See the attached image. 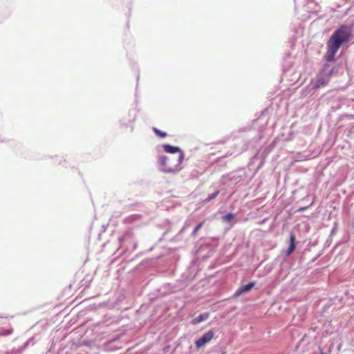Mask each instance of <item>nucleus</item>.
I'll use <instances>...</instances> for the list:
<instances>
[{
  "label": "nucleus",
  "instance_id": "f03ea898",
  "mask_svg": "<svg viewBox=\"0 0 354 354\" xmlns=\"http://www.w3.org/2000/svg\"><path fill=\"white\" fill-rule=\"evenodd\" d=\"M184 154H179L177 158L172 156H160L158 162L165 172L175 173L181 169Z\"/></svg>",
  "mask_w": 354,
  "mask_h": 354
},
{
  "label": "nucleus",
  "instance_id": "20e7f679",
  "mask_svg": "<svg viewBox=\"0 0 354 354\" xmlns=\"http://www.w3.org/2000/svg\"><path fill=\"white\" fill-rule=\"evenodd\" d=\"M254 285H255V282L252 281V282L249 283L248 284H246V285L241 287L236 291L234 295L236 297H239L242 294L250 291L252 290V288L254 286Z\"/></svg>",
  "mask_w": 354,
  "mask_h": 354
},
{
  "label": "nucleus",
  "instance_id": "f8f14e48",
  "mask_svg": "<svg viewBox=\"0 0 354 354\" xmlns=\"http://www.w3.org/2000/svg\"><path fill=\"white\" fill-rule=\"evenodd\" d=\"M12 333V328H8L6 330H3L0 332V335H8Z\"/></svg>",
  "mask_w": 354,
  "mask_h": 354
},
{
  "label": "nucleus",
  "instance_id": "7ed1b4c3",
  "mask_svg": "<svg viewBox=\"0 0 354 354\" xmlns=\"http://www.w3.org/2000/svg\"><path fill=\"white\" fill-rule=\"evenodd\" d=\"M214 337V333L212 330H209L205 333L201 337L195 342L197 348H201L206 344L209 343Z\"/></svg>",
  "mask_w": 354,
  "mask_h": 354
},
{
  "label": "nucleus",
  "instance_id": "4468645a",
  "mask_svg": "<svg viewBox=\"0 0 354 354\" xmlns=\"http://www.w3.org/2000/svg\"><path fill=\"white\" fill-rule=\"evenodd\" d=\"M321 354H324V353L323 352H322Z\"/></svg>",
  "mask_w": 354,
  "mask_h": 354
},
{
  "label": "nucleus",
  "instance_id": "9d476101",
  "mask_svg": "<svg viewBox=\"0 0 354 354\" xmlns=\"http://www.w3.org/2000/svg\"><path fill=\"white\" fill-rule=\"evenodd\" d=\"M153 131L156 133V135L160 138H163L167 137V136L166 132L162 131L156 127L153 128Z\"/></svg>",
  "mask_w": 354,
  "mask_h": 354
},
{
  "label": "nucleus",
  "instance_id": "0eeeda50",
  "mask_svg": "<svg viewBox=\"0 0 354 354\" xmlns=\"http://www.w3.org/2000/svg\"><path fill=\"white\" fill-rule=\"evenodd\" d=\"M296 236L295 234L291 233L290 236V245L289 248L286 252V256H290L295 250L296 248Z\"/></svg>",
  "mask_w": 354,
  "mask_h": 354
},
{
  "label": "nucleus",
  "instance_id": "6e6552de",
  "mask_svg": "<svg viewBox=\"0 0 354 354\" xmlns=\"http://www.w3.org/2000/svg\"><path fill=\"white\" fill-rule=\"evenodd\" d=\"M209 317V314L208 313L201 314V315H198V317H196V318H194L192 321V324H199V323L207 319Z\"/></svg>",
  "mask_w": 354,
  "mask_h": 354
},
{
  "label": "nucleus",
  "instance_id": "f257e3e1",
  "mask_svg": "<svg viewBox=\"0 0 354 354\" xmlns=\"http://www.w3.org/2000/svg\"><path fill=\"white\" fill-rule=\"evenodd\" d=\"M352 37V30L346 25H342L334 31L327 42V50L324 55L326 61L330 62L340 47L348 43Z\"/></svg>",
  "mask_w": 354,
  "mask_h": 354
},
{
  "label": "nucleus",
  "instance_id": "ddd939ff",
  "mask_svg": "<svg viewBox=\"0 0 354 354\" xmlns=\"http://www.w3.org/2000/svg\"><path fill=\"white\" fill-rule=\"evenodd\" d=\"M219 190L216 191L214 194L209 195V196L205 200V201H209L214 198H215L219 194Z\"/></svg>",
  "mask_w": 354,
  "mask_h": 354
},
{
  "label": "nucleus",
  "instance_id": "1a4fd4ad",
  "mask_svg": "<svg viewBox=\"0 0 354 354\" xmlns=\"http://www.w3.org/2000/svg\"><path fill=\"white\" fill-rule=\"evenodd\" d=\"M234 218V214L232 213H229L226 215H224L222 217V220L224 222H227V223H230Z\"/></svg>",
  "mask_w": 354,
  "mask_h": 354
},
{
  "label": "nucleus",
  "instance_id": "9b49d317",
  "mask_svg": "<svg viewBox=\"0 0 354 354\" xmlns=\"http://www.w3.org/2000/svg\"><path fill=\"white\" fill-rule=\"evenodd\" d=\"M203 222H201L200 223H198L194 228V230H193L192 232V235L193 236H196L198 231L202 227L203 225Z\"/></svg>",
  "mask_w": 354,
  "mask_h": 354
},
{
  "label": "nucleus",
  "instance_id": "423d86ee",
  "mask_svg": "<svg viewBox=\"0 0 354 354\" xmlns=\"http://www.w3.org/2000/svg\"><path fill=\"white\" fill-rule=\"evenodd\" d=\"M162 148L164 151L167 153H179V154H184L183 152L181 151V149L175 146H171L170 145L166 144L162 145Z\"/></svg>",
  "mask_w": 354,
  "mask_h": 354
},
{
  "label": "nucleus",
  "instance_id": "39448f33",
  "mask_svg": "<svg viewBox=\"0 0 354 354\" xmlns=\"http://www.w3.org/2000/svg\"><path fill=\"white\" fill-rule=\"evenodd\" d=\"M330 77L329 75L324 77L320 76L317 77L316 83L314 86L315 89H318L320 87L325 86L329 82Z\"/></svg>",
  "mask_w": 354,
  "mask_h": 354
}]
</instances>
